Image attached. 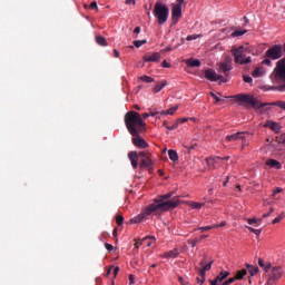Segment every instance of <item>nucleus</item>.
I'll list each match as a JSON object with an SVG mask.
<instances>
[{"mask_svg": "<svg viewBox=\"0 0 285 285\" xmlns=\"http://www.w3.org/2000/svg\"><path fill=\"white\" fill-rule=\"evenodd\" d=\"M170 197H173V193L158 196L156 199H154V203L142 209L138 216L130 219L131 224H141V222L148 219L150 215H156L159 217L161 213H166L170 210V208H177L179 206V198L174 197L171 200H168Z\"/></svg>", "mask_w": 285, "mask_h": 285, "instance_id": "f257e3e1", "label": "nucleus"}, {"mask_svg": "<svg viewBox=\"0 0 285 285\" xmlns=\"http://www.w3.org/2000/svg\"><path fill=\"white\" fill-rule=\"evenodd\" d=\"M126 128L129 134L137 135L146 130V122L141 119V115L137 111H129L125 116Z\"/></svg>", "mask_w": 285, "mask_h": 285, "instance_id": "f03ea898", "label": "nucleus"}, {"mask_svg": "<svg viewBox=\"0 0 285 285\" xmlns=\"http://www.w3.org/2000/svg\"><path fill=\"white\" fill-rule=\"evenodd\" d=\"M272 83H276V90L278 92H285V58L279 59L276 62V67L269 75Z\"/></svg>", "mask_w": 285, "mask_h": 285, "instance_id": "7ed1b4c3", "label": "nucleus"}, {"mask_svg": "<svg viewBox=\"0 0 285 285\" xmlns=\"http://www.w3.org/2000/svg\"><path fill=\"white\" fill-rule=\"evenodd\" d=\"M153 14L157 20L158 26H164V23L168 21V17L170 16V9H168V6H166L165 3L156 2Z\"/></svg>", "mask_w": 285, "mask_h": 285, "instance_id": "20e7f679", "label": "nucleus"}, {"mask_svg": "<svg viewBox=\"0 0 285 285\" xmlns=\"http://www.w3.org/2000/svg\"><path fill=\"white\" fill-rule=\"evenodd\" d=\"M244 52H246V48L244 46L232 49L235 63H238L239 66H246V63H250V61H253L250 56H245Z\"/></svg>", "mask_w": 285, "mask_h": 285, "instance_id": "39448f33", "label": "nucleus"}, {"mask_svg": "<svg viewBox=\"0 0 285 285\" xmlns=\"http://www.w3.org/2000/svg\"><path fill=\"white\" fill-rule=\"evenodd\" d=\"M265 57H267V59H272L273 61L282 59V57H284V47L282 45H274L272 48L266 50Z\"/></svg>", "mask_w": 285, "mask_h": 285, "instance_id": "423d86ee", "label": "nucleus"}, {"mask_svg": "<svg viewBox=\"0 0 285 285\" xmlns=\"http://www.w3.org/2000/svg\"><path fill=\"white\" fill-rule=\"evenodd\" d=\"M150 156H151L150 151H140V153L130 151L128 154V158L135 170H137V168L139 167V160H138L139 157H141V159H146V157H150Z\"/></svg>", "mask_w": 285, "mask_h": 285, "instance_id": "0eeeda50", "label": "nucleus"}, {"mask_svg": "<svg viewBox=\"0 0 285 285\" xmlns=\"http://www.w3.org/2000/svg\"><path fill=\"white\" fill-rule=\"evenodd\" d=\"M181 6H184V0H176V3L171 4L173 23H177L181 19Z\"/></svg>", "mask_w": 285, "mask_h": 285, "instance_id": "6e6552de", "label": "nucleus"}, {"mask_svg": "<svg viewBox=\"0 0 285 285\" xmlns=\"http://www.w3.org/2000/svg\"><path fill=\"white\" fill-rule=\"evenodd\" d=\"M205 77L208 79V81H223L226 83V79L222 75H217L215 70L213 69H206L205 70Z\"/></svg>", "mask_w": 285, "mask_h": 285, "instance_id": "1a4fd4ad", "label": "nucleus"}, {"mask_svg": "<svg viewBox=\"0 0 285 285\" xmlns=\"http://www.w3.org/2000/svg\"><path fill=\"white\" fill-rule=\"evenodd\" d=\"M226 139L228 141H242L243 140V148H245V146H248V142L245 141L246 134L243 131H238L234 135H228V136H226Z\"/></svg>", "mask_w": 285, "mask_h": 285, "instance_id": "9d476101", "label": "nucleus"}, {"mask_svg": "<svg viewBox=\"0 0 285 285\" xmlns=\"http://www.w3.org/2000/svg\"><path fill=\"white\" fill-rule=\"evenodd\" d=\"M131 136H134L131 141L134 146H136V148H148V142H146V140L141 136H139V132Z\"/></svg>", "mask_w": 285, "mask_h": 285, "instance_id": "9b49d317", "label": "nucleus"}, {"mask_svg": "<svg viewBox=\"0 0 285 285\" xmlns=\"http://www.w3.org/2000/svg\"><path fill=\"white\" fill-rule=\"evenodd\" d=\"M218 68L220 72H224V75H228V72L233 70V62L230 60L223 61L218 63Z\"/></svg>", "mask_w": 285, "mask_h": 285, "instance_id": "f8f14e48", "label": "nucleus"}, {"mask_svg": "<svg viewBox=\"0 0 285 285\" xmlns=\"http://www.w3.org/2000/svg\"><path fill=\"white\" fill-rule=\"evenodd\" d=\"M283 273L284 272L282 271V267H273L269 274V278L279 282V279H282Z\"/></svg>", "mask_w": 285, "mask_h": 285, "instance_id": "ddd939ff", "label": "nucleus"}, {"mask_svg": "<svg viewBox=\"0 0 285 285\" xmlns=\"http://www.w3.org/2000/svg\"><path fill=\"white\" fill-rule=\"evenodd\" d=\"M265 166H267V168H273L274 170H282V163L273 158L267 159Z\"/></svg>", "mask_w": 285, "mask_h": 285, "instance_id": "4468645a", "label": "nucleus"}, {"mask_svg": "<svg viewBox=\"0 0 285 285\" xmlns=\"http://www.w3.org/2000/svg\"><path fill=\"white\" fill-rule=\"evenodd\" d=\"M144 61L145 62H154V63H158L159 59H161V53L160 52H155L151 56H144Z\"/></svg>", "mask_w": 285, "mask_h": 285, "instance_id": "2eb2a0df", "label": "nucleus"}, {"mask_svg": "<svg viewBox=\"0 0 285 285\" xmlns=\"http://www.w3.org/2000/svg\"><path fill=\"white\" fill-rule=\"evenodd\" d=\"M265 128H271V130H273L276 134L282 131V125H279L278 122H275V121H271V120H268L265 124Z\"/></svg>", "mask_w": 285, "mask_h": 285, "instance_id": "dca6fc26", "label": "nucleus"}, {"mask_svg": "<svg viewBox=\"0 0 285 285\" xmlns=\"http://www.w3.org/2000/svg\"><path fill=\"white\" fill-rule=\"evenodd\" d=\"M264 75H266V68H264V67H256L252 71V77H254L255 79H257L259 77H264Z\"/></svg>", "mask_w": 285, "mask_h": 285, "instance_id": "f3484780", "label": "nucleus"}, {"mask_svg": "<svg viewBox=\"0 0 285 285\" xmlns=\"http://www.w3.org/2000/svg\"><path fill=\"white\" fill-rule=\"evenodd\" d=\"M210 268H213V263H208L205 266H203V268L199 269V275L202 277V284H204V282H206V271H210Z\"/></svg>", "mask_w": 285, "mask_h": 285, "instance_id": "a211bd4d", "label": "nucleus"}, {"mask_svg": "<svg viewBox=\"0 0 285 285\" xmlns=\"http://www.w3.org/2000/svg\"><path fill=\"white\" fill-rule=\"evenodd\" d=\"M140 168H153V158H151V156L141 159Z\"/></svg>", "mask_w": 285, "mask_h": 285, "instance_id": "6ab92c4d", "label": "nucleus"}, {"mask_svg": "<svg viewBox=\"0 0 285 285\" xmlns=\"http://www.w3.org/2000/svg\"><path fill=\"white\" fill-rule=\"evenodd\" d=\"M185 63L189 68H199V66H202V61H199V59H186Z\"/></svg>", "mask_w": 285, "mask_h": 285, "instance_id": "aec40b11", "label": "nucleus"}, {"mask_svg": "<svg viewBox=\"0 0 285 285\" xmlns=\"http://www.w3.org/2000/svg\"><path fill=\"white\" fill-rule=\"evenodd\" d=\"M179 256V249L175 248L171 249L170 252H167L163 255V257L168 258V259H175V257Z\"/></svg>", "mask_w": 285, "mask_h": 285, "instance_id": "412c9836", "label": "nucleus"}, {"mask_svg": "<svg viewBox=\"0 0 285 285\" xmlns=\"http://www.w3.org/2000/svg\"><path fill=\"white\" fill-rule=\"evenodd\" d=\"M228 275H230V272L228 271H222L218 276L214 279V282H216L217 284L222 283L224 279H226V277H228Z\"/></svg>", "mask_w": 285, "mask_h": 285, "instance_id": "4be33fe9", "label": "nucleus"}, {"mask_svg": "<svg viewBox=\"0 0 285 285\" xmlns=\"http://www.w3.org/2000/svg\"><path fill=\"white\" fill-rule=\"evenodd\" d=\"M167 81L166 80H163L161 82H158L155 87H154V95H157V92H161V90H164V88H166L167 86Z\"/></svg>", "mask_w": 285, "mask_h": 285, "instance_id": "5701e85b", "label": "nucleus"}, {"mask_svg": "<svg viewBox=\"0 0 285 285\" xmlns=\"http://www.w3.org/2000/svg\"><path fill=\"white\" fill-rule=\"evenodd\" d=\"M246 275H248V271L247 269H240L236 273V275L234 276V279H235V282L242 281V279H244V277H246Z\"/></svg>", "mask_w": 285, "mask_h": 285, "instance_id": "b1692460", "label": "nucleus"}, {"mask_svg": "<svg viewBox=\"0 0 285 285\" xmlns=\"http://www.w3.org/2000/svg\"><path fill=\"white\" fill-rule=\"evenodd\" d=\"M246 267L248 268V273H249L250 277H255V275H257V273H259V267H257V266L247 264Z\"/></svg>", "mask_w": 285, "mask_h": 285, "instance_id": "393cba45", "label": "nucleus"}, {"mask_svg": "<svg viewBox=\"0 0 285 285\" xmlns=\"http://www.w3.org/2000/svg\"><path fill=\"white\" fill-rule=\"evenodd\" d=\"M219 159H230V157H225V158H220V157H212V158H207L206 163L207 166H213L214 164H217V161H219Z\"/></svg>", "mask_w": 285, "mask_h": 285, "instance_id": "a878e982", "label": "nucleus"}, {"mask_svg": "<svg viewBox=\"0 0 285 285\" xmlns=\"http://www.w3.org/2000/svg\"><path fill=\"white\" fill-rule=\"evenodd\" d=\"M189 206L194 209V210H202V208H204V206H206V203H195V202H190Z\"/></svg>", "mask_w": 285, "mask_h": 285, "instance_id": "bb28decb", "label": "nucleus"}, {"mask_svg": "<svg viewBox=\"0 0 285 285\" xmlns=\"http://www.w3.org/2000/svg\"><path fill=\"white\" fill-rule=\"evenodd\" d=\"M148 239H155V236H147L142 239L136 240V243H135L136 248H139V246H144V244H146V242H148Z\"/></svg>", "mask_w": 285, "mask_h": 285, "instance_id": "cd10ccee", "label": "nucleus"}, {"mask_svg": "<svg viewBox=\"0 0 285 285\" xmlns=\"http://www.w3.org/2000/svg\"><path fill=\"white\" fill-rule=\"evenodd\" d=\"M176 110H179V105H176V106L169 108L168 110H163L159 114L160 115H174Z\"/></svg>", "mask_w": 285, "mask_h": 285, "instance_id": "c85d7f7f", "label": "nucleus"}, {"mask_svg": "<svg viewBox=\"0 0 285 285\" xmlns=\"http://www.w3.org/2000/svg\"><path fill=\"white\" fill-rule=\"evenodd\" d=\"M258 266H261V268H264L265 273H268L271 268V263H265L264 259L259 258Z\"/></svg>", "mask_w": 285, "mask_h": 285, "instance_id": "c756f323", "label": "nucleus"}, {"mask_svg": "<svg viewBox=\"0 0 285 285\" xmlns=\"http://www.w3.org/2000/svg\"><path fill=\"white\" fill-rule=\"evenodd\" d=\"M168 156L170 161H179V155H177V153L173 149L168 150Z\"/></svg>", "mask_w": 285, "mask_h": 285, "instance_id": "7c9ffc66", "label": "nucleus"}, {"mask_svg": "<svg viewBox=\"0 0 285 285\" xmlns=\"http://www.w3.org/2000/svg\"><path fill=\"white\" fill-rule=\"evenodd\" d=\"M246 222L249 226H253V224H256L257 226L262 225V218H246Z\"/></svg>", "mask_w": 285, "mask_h": 285, "instance_id": "2f4dec72", "label": "nucleus"}, {"mask_svg": "<svg viewBox=\"0 0 285 285\" xmlns=\"http://www.w3.org/2000/svg\"><path fill=\"white\" fill-rule=\"evenodd\" d=\"M96 43H98V46H108V41L102 37V36H97L96 37Z\"/></svg>", "mask_w": 285, "mask_h": 285, "instance_id": "473e14b6", "label": "nucleus"}, {"mask_svg": "<svg viewBox=\"0 0 285 285\" xmlns=\"http://www.w3.org/2000/svg\"><path fill=\"white\" fill-rule=\"evenodd\" d=\"M246 35V29H236L233 33L232 37H244Z\"/></svg>", "mask_w": 285, "mask_h": 285, "instance_id": "72a5a7b5", "label": "nucleus"}, {"mask_svg": "<svg viewBox=\"0 0 285 285\" xmlns=\"http://www.w3.org/2000/svg\"><path fill=\"white\" fill-rule=\"evenodd\" d=\"M213 228H219V225L214 224V225H209V226H205V227H199L198 230H202V233H204L206 230H213Z\"/></svg>", "mask_w": 285, "mask_h": 285, "instance_id": "f704fd0d", "label": "nucleus"}, {"mask_svg": "<svg viewBox=\"0 0 285 285\" xmlns=\"http://www.w3.org/2000/svg\"><path fill=\"white\" fill-rule=\"evenodd\" d=\"M139 80L144 81L145 83H153V81H155V79L150 76H141Z\"/></svg>", "mask_w": 285, "mask_h": 285, "instance_id": "c9c22d12", "label": "nucleus"}, {"mask_svg": "<svg viewBox=\"0 0 285 285\" xmlns=\"http://www.w3.org/2000/svg\"><path fill=\"white\" fill-rule=\"evenodd\" d=\"M279 193H284V189L276 187L271 195L272 199H275L276 195H279Z\"/></svg>", "mask_w": 285, "mask_h": 285, "instance_id": "e433bc0d", "label": "nucleus"}, {"mask_svg": "<svg viewBox=\"0 0 285 285\" xmlns=\"http://www.w3.org/2000/svg\"><path fill=\"white\" fill-rule=\"evenodd\" d=\"M246 228H248V230H250V233H254V235H256L257 237H259L262 235V229H255V228L248 227V226H246Z\"/></svg>", "mask_w": 285, "mask_h": 285, "instance_id": "4c0bfd02", "label": "nucleus"}, {"mask_svg": "<svg viewBox=\"0 0 285 285\" xmlns=\"http://www.w3.org/2000/svg\"><path fill=\"white\" fill-rule=\"evenodd\" d=\"M284 219V214L278 215L276 218L272 220V224H279Z\"/></svg>", "mask_w": 285, "mask_h": 285, "instance_id": "58836bf2", "label": "nucleus"}, {"mask_svg": "<svg viewBox=\"0 0 285 285\" xmlns=\"http://www.w3.org/2000/svg\"><path fill=\"white\" fill-rule=\"evenodd\" d=\"M179 128V122L176 121L171 126H167V130H177Z\"/></svg>", "mask_w": 285, "mask_h": 285, "instance_id": "ea45409f", "label": "nucleus"}, {"mask_svg": "<svg viewBox=\"0 0 285 285\" xmlns=\"http://www.w3.org/2000/svg\"><path fill=\"white\" fill-rule=\"evenodd\" d=\"M144 43H146V40H136V41H134V46H136V48H141V46H144Z\"/></svg>", "mask_w": 285, "mask_h": 285, "instance_id": "a19ab883", "label": "nucleus"}, {"mask_svg": "<svg viewBox=\"0 0 285 285\" xmlns=\"http://www.w3.org/2000/svg\"><path fill=\"white\" fill-rule=\"evenodd\" d=\"M116 223L118 224V226H122L124 225V216L118 215L116 217Z\"/></svg>", "mask_w": 285, "mask_h": 285, "instance_id": "79ce46f5", "label": "nucleus"}, {"mask_svg": "<svg viewBox=\"0 0 285 285\" xmlns=\"http://www.w3.org/2000/svg\"><path fill=\"white\" fill-rule=\"evenodd\" d=\"M262 65L263 66H273V62L271 61V58L266 57V59H264L262 61Z\"/></svg>", "mask_w": 285, "mask_h": 285, "instance_id": "37998d69", "label": "nucleus"}, {"mask_svg": "<svg viewBox=\"0 0 285 285\" xmlns=\"http://www.w3.org/2000/svg\"><path fill=\"white\" fill-rule=\"evenodd\" d=\"M155 242H156V238L154 237V239L153 238L147 239V242H145V244L148 248H150V246H153V244H155Z\"/></svg>", "mask_w": 285, "mask_h": 285, "instance_id": "c03bdc74", "label": "nucleus"}, {"mask_svg": "<svg viewBox=\"0 0 285 285\" xmlns=\"http://www.w3.org/2000/svg\"><path fill=\"white\" fill-rule=\"evenodd\" d=\"M243 80L245 81V83H253V78L250 76H244Z\"/></svg>", "mask_w": 285, "mask_h": 285, "instance_id": "a18cd8bd", "label": "nucleus"}, {"mask_svg": "<svg viewBox=\"0 0 285 285\" xmlns=\"http://www.w3.org/2000/svg\"><path fill=\"white\" fill-rule=\"evenodd\" d=\"M90 10H99V7L97 6V1H92L91 3H90Z\"/></svg>", "mask_w": 285, "mask_h": 285, "instance_id": "49530a36", "label": "nucleus"}, {"mask_svg": "<svg viewBox=\"0 0 285 285\" xmlns=\"http://www.w3.org/2000/svg\"><path fill=\"white\" fill-rule=\"evenodd\" d=\"M210 96L215 99L216 104H219V101H222V98H219V96L215 95V92H210Z\"/></svg>", "mask_w": 285, "mask_h": 285, "instance_id": "de8ad7c7", "label": "nucleus"}, {"mask_svg": "<svg viewBox=\"0 0 285 285\" xmlns=\"http://www.w3.org/2000/svg\"><path fill=\"white\" fill-rule=\"evenodd\" d=\"M274 210L275 209L273 207H271L268 213L263 214V218L271 217V215H273Z\"/></svg>", "mask_w": 285, "mask_h": 285, "instance_id": "09e8293b", "label": "nucleus"}, {"mask_svg": "<svg viewBox=\"0 0 285 285\" xmlns=\"http://www.w3.org/2000/svg\"><path fill=\"white\" fill-rule=\"evenodd\" d=\"M199 36L197 35H190V36H187V41H195V39H197Z\"/></svg>", "mask_w": 285, "mask_h": 285, "instance_id": "8fccbe9b", "label": "nucleus"}, {"mask_svg": "<svg viewBox=\"0 0 285 285\" xmlns=\"http://www.w3.org/2000/svg\"><path fill=\"white\" fill-rule=\"evenodd\" d=\"M234 282H235V277H232V278L225 281V282L223 283V285L234 284Z\"/></svg>", "mask_w": 285, "mask_h": 285, "instance_id": "3c124183", "label": "nucleus"}, {"mask_svg": "<svg viewBox=\"0 0 285 285\" xmlns=\"http://www.w3.org/2000/svg\"><path fill=\"white\" fill-rule=\"evenodd\" d=\"M105 248H107L109 250V253H111V250H115V246H112L108 243L105 244Z\"/></svg>", "mask_w": 285, "mask_h": 285, "instance_id": "603ef678", "label": "nucleus"}, {"mask_svg": "<svg viewBox=\"0 0 285 285\" xmlns=\"http://www.w3.org/2000/svg\"><path fill=\"white\" fill-rule=\"evenodd\" d=\"M161 66L163 68H170V63L166 60L163 61Z\"/></svg>", "mask_w": 285, "mask_h": 285, "instance_id": "864d4df0", "label": "nucleus"}, {"mask_svg": "<svg viewBox=\"0 0 285 285\" xmlns=\"http://www.w3.org/2000/svg\"><path fill=\"white\" fill-rule=\"evenodd\" d=\"M178 279H179V282H180L181 285H188V282H185V281H184V277L179 276Z\"/></svg>", "mask_w": 285, "mask_h": 285, "instance_id": "5fc2aeb1", "label": "nucleus"}, {"mask_svg": "<svg viewBox=\"0 0 285 285\" xmlns=\"http://www.w3.org/2000/svg\"><path fill=\"white\" fill-rule=\"evenodd\" d=\"M119 275V267L114 268V277H117Z\"/></svg>", "mask_w": 285, "mask_h": 285, "instance_id": "6e6d98bb", "label": "nucleus"}, {"mask_svg": "<svg viewBox=\"0 0 285 285\" xmlns=\"http://www.w3.org/2000/svg\"><path fill=\"white\" fill-rule=\"evenodd\" d=\"M135 0H126L127 6H135Z\"/></svg>", "mask_w": 285, "mask_h": 285, "instance_id": "4d7b16f0", "label": "nucleus"}, {"mask_svg": "<svg viewBox=\"0 0 285 285\" xmlns=\"http://www.w3.org/2000/svg\"><path fill=\"white\" fill-rule=\"evenodd\" d=\"M188 243L191 245V248H195V246H197V240H189Z\"/></svg>", "mask_w": 285, "mask_h": 285, "instance_id": "13d9d810", "label": "nucleus"}, {"mask_svg": "<svg viewBox=\"0 0 285 285\" xmlns=\"http://www.w3.org/2000/svg\"><path fill=\"white\" fill-rule=\"evenodd\" d=\"M185 121H188V118H181V119H178V120H177L178 125H179V124H185Z\"/></svg>", "mask_w": 285, "mask_h": 285, "instance_id": "bf43d9fd", "label": "nucleus"}, {"mask_svg": "<svg viewBox=\"0 0 285 285\" xmlns=\"http://www.w3.org/2000/svg\"><path fill=\"white\" fill-rule=\"evenodd\" d=\"M134 32H135V35H139V32H141V28L140 27H136Z\"/></svg>", "mask_w": 285, "mask_h": 285, "instance_id": "052dcab7", "label": "nucleus"}, {"mask_svg": "<svg viewBox=\"0 0 285 285\" xmlns=\"http://www.w3.org/2000/svg\"><path fill=\"white\" fill-rule=\"evenodd\" d=\"M279 142H281V144H285V134H283V135L281 136Z\"/></svg>", "mask_w": 285, "mask_h": 285, "instance_id": "680f3d73", "label": "nucleus"}, {"mask_svg": "<svg viewBox=\"0 0 285 285\" xmlns=\"http://www.w3.org/2000/svg\"><path fill=\"white\" fill-rule=\"evenodd\" d=\"M129 282H130V284H135V276L129 275Z\"/></svg>", "mask_w": 285, "mask_h": 285, "instance_id": "e2e57ef3", "label": "nucleus"}, {"mask_svg": "<svg viewBox=\"0 0 285 285\" xmlns=\"http://www.w3.org/2000/svg\"><path fill=\"white\" fill-rule=\"evenodd\" d=\"M114 53H115V57H116V58H119V55H120V53H119V50L114 49Z\"/></svg>", "mask_w": 285, "mask_h": 285, "instance_id": "0e129e2a", "label": "nucleus"}, {"mask_svg": "<svg viewBox=\"0 0 285 285\" xmlns=\"http://www.w3.org/2000/svg\"><path fill=\"white\" fill-rule=\"evenodd\" d=\"M158 115V112H156V111H150L149 112V117H156Z\"/></svg>", "mask_w": 285, "mask_h": 285, "instance_id": "69168bd1", "label": "nucleus"}, {"mask_svg": "<svg viewBox=\"0 0 285 285\" xmlns=\"http://www.w3.org/2000/svg\"><path fill=\"white\" fill-rule=\"evenodd\" d=\"M111 273H112V267H109L108 271H107L106 276L108 277Z\"/></svg>", "mask_w": 285, "mask_h": 285, "instance_id": "338daca9", "label": "nucleus"}, {"mask_svg": "<svg viewBox=\"0 0 285 285\" xmlns=\"http://www.w3.org/2000/svg\"><path fill=\"white\" fill-rule=\"evenodd\" d=\"M223 226H226V222H222V223L218 225V228H223Z\"/></svg>", "mask_w": 285, "mask_h": 285, "instance_id": "774afa93", "label": "nucleus"}]
</instances>
